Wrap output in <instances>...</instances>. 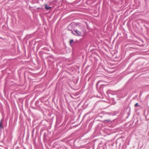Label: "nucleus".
Wrapping results in <instances>:
<instances>
[{
	"label": "nucleus",
	"instance_id": "423d86ee",
	"mask_svg": "<svg viewBox=\"0 0 149 149\" xmlns=\"http://www.w3.org/2000/svg\"><path fill=\"white\" fill-rule=\"evenodd\" d=\"M107 121L108 122L109 121V120H107Z\"/></svg>",
	"mask_w": 149,
	"mask_h": 149
},
{
	"label": "nucleus",
	"instance_id": "f257e3e1",
	"mask_svg": "<svg viewBox=\"0 0 149 149\" xmlns=\"http://www.w3.org/2000/svg\"><path fill=\"white\" fill-rule=\"evenodd\" d=\"M75 32L76 33V36H81L82 35V32L84 33V29L81 26H79V28L78 29L75 30Z\"/></svg>",
	"mask_w": 149,
	"mask_h": 149
},
{
	"label": "nucleus",
	"instance_id": "7ed1b4c3",
	"mask_svg": "<svg viewBox=\"0 0 149 149\" xmlns=\"http://www.w3.org/2000/svg\"><path fill=\"white\" fill-rule=\"evenodd\" d=\"M2 128H3V127L2 126L1 122V121L0 122V129H1Z\"/></svg>",
	"mask_w": 149,
	"mask_h": 149
},
{
	"label": "nucleus",
	"instance_id": "f03ea898",
	"mask_svg": "<svg viewBox=\"0 0 149 149\" xmlns=\"http://www.w3.org/2000/svg\"><path fill=\"white\" fill-rule=\"evenodd\" d=\"M45 8H46V9L47 10H48L49 9L51 8V7L48 6L47 5V4L45 5Z\"/></svg>",
	"mask_w": 149,
	"mask_h": 149
},
{
	"label": "nucleus",
	"instance_id": "39448f33",
	"mask_svg": "<svg viewBox=\"0 0 149 149\" xmlns=\"http://www.w3.org/2000/svg\"><path fill=\"white\" fill-rule=\"evenodd\" d=\"M135 107H137V106H138V103H136L134 105Z\"/></svg>",
	"mask_w": 149,
	"mask_h": 149
},
{
	"label": "nucleus",
	"instance_id": "20e7f679",
	"mask_svg": "<svg viewBox=\"0 0 149 149\" xmlns=\"http://www.w3.org/2000/svg\"><path fill=\"white\" fill-rule=\"evenodd\" d=\"M73 42V40H71L70 41V45Z\"/></svg>",
	"mask_w": 149,
	"mask_h": 149
}]
</instances>
